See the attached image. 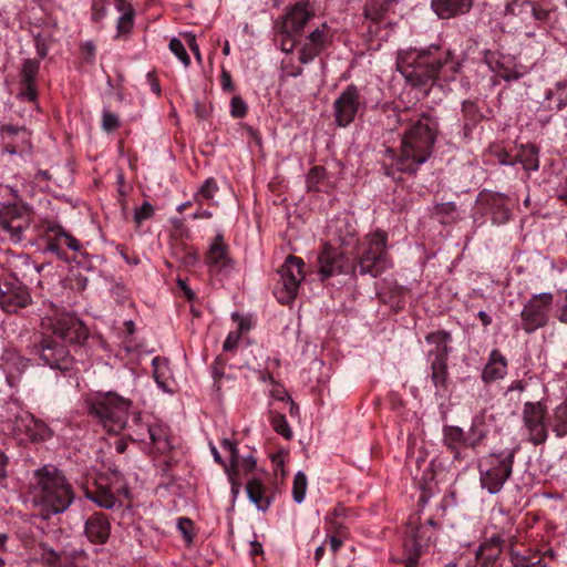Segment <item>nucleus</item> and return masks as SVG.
Returning a JSON list of instances; mask_svg holds the SVG:
<instances>
[{
	"instance_id": "obj_26",
	"label": "nucleus",
	"mask_w": 567,
	"mask_h": 567,
	"mask_svg": "<svg viewBox=\"0 0 567 567\" xmlns=\"http://www.w3.org/2000/svg\"><path fill=\"white\" fill-rule=\"evenodd\" d=\"M502 553V539L492 532L489 537L480 545L476 559L482 567H494Z\"/></svg>"
},
{
	"instance_id": "obj_24",
	"label": "nucleus",
	"mask_w": 567,
	"mask_h": 567,
	"mask_svg": "<svg viewBox=\"0 0 567 567\" xmlns=\"http://www.w3.org/2000/svg\"><path fill=\"white\" fill-rule=\"evenodd\" d=\"M507 359L498 349L491 351L487 362L483 368L481 379L488 384L503 379L507 374Z\"/></svg>"
},
{
	"instance_id": "obj_7",
	"label": "nucleus",
	"mask_w": 567,
	"mask_h": 567,
	"mask_svg": "<svg viewBox=\"0 0 567 567\" xmlns=\"http://www.w3.org/2000/svg\"><path fill=\"white\" fill-rule=\"evenodd\" d=\"M519 451L516 445L498 452H492L480 465V482L483 488L492 495L502 491L506 481L512 476L515 456Z\"/></svg>"
},
{
	"instance_id": "obj_45",
	"label": "nucleus",
	"mask_w": 567,
	"mask_h": 567,
	"mask_svg": "<svg viewBox=\"0 0 567 567\" xmlns=\"http://www.w3.org/2000/svg\"><path fill=\"white\" fill-rule=\"evenodd\" d=\"M462 113L465 121V127L475 125L482 118L477 104L470 100L462 103Z\"/></svg>"
},
{
	"instance_id": "obj_55",
	"label": "nucleus",
	"mask_w": 567,
	"mask_h": 567,
	"mask_svg": "<svg viewBox=\"0 0 567 567\" xmlns=\"http://www.w3.org/2000/svg\"><path fill=\"white\" fill-rule=\"evenodd\" d=\"M193 527L194 524L192 519L187 517H179L177 519V528L187 543H190L193 540Z\"/></svg>"
},
{
	"instance_id": "obj_19",
	"label": "nucleus",
	"mask_w": 567,
	"mask_h": 567,
	"mask_svg": "<svg viewBox=\"0 0 567 567\" xmlns=\"http://www.w3.org/2000/svg\"><path fill=\"white\" fill-rule=\"evenodd\" d=\"M40 70V60L27 59L20 72V91L18 97L25 102H35L38 90L35 85L37 75Z\"/></svg>"
},
{
	"instance_id": "obj_54",
	"label": "nucleus",
	"mask_w": 567,
	"mask_h": 567,
	"mask_svg": "<svg viewBox=\"0 0 567 567\" xmlns=\"http://www.w3.org/2000/svg\"><path fill=\"white\" fill-rule=\"evenodd\" d=\"M120 126L118 116L107 110L102 114V128L106 132H113Z\"/></svg>"
},
{
	"instance_id": "obj_27",
	"label": "nucleus",
	"mask_w": 567,
	"mask_h": 567,
	"mask_svg": "<svg viewBox=\"0 0 567 567\" xmlns=\"http://www.w3.org/2000/svg\"><path fill=\"white\" fill-rule=\"evenodd\" d=\"M85 496L97 506L105 509H113L116 506H121V502L102 481L95 482L92 487H86Z\"/></svg>"
},
{
	"instance_id": "obj_35",
	"label": "nucleus",
	"mask_w": 567,
	"mask_h": 567,
	"mask_svg": "<svg viewBox=\"0 0 567 567\" xmlns=\"http://www.w3.org/2000/svg\"><path fill=\"white\" fill-rule=\"evenodd\" d=\"M246 492L249 501L255 504L259 511H267L271 504V497L267 495L266 487L258 478H251L247 482Z\"/></svg>"
},
{
	"instance_id": "obj_14",
	"label": "nucleus",
	"mask_w": 567,
	"mask_h": 567,
	"mask_svg": "<svg viewBox=\"0 0 567 567\" xmlns=\"http://www.w3.org/2000/svg\"><path fill=\"white\" fill-rule=\"evenodd\" d=\"M31 220V210L24 206L9 205L0 209V229L13 244L24 239V233L30 228Z\"/></svg>"
},
{
	"instance_id": "obj_31",
	"label": "nucleus",
	"mask_w": 567,
	"mask_h": 567,
	"mask_svg": "<svg viewBox=\"0 0 567 567\" xmlns=\"http://www.w3.org/2000/svg\"><path fill=\"white\" fill-rule=\"evenodd\" d=\"M158 454H166L173 450L171 430L164 423H153L148 429V437Z\"/></svg>"
},
{
	"instance_id": "obj_49",
	"label": "nucleus",
	"mask_w": 567,
	"mask_h": 567,
	"mask_svg": "<svg viewBox=\"0 0 567 567\" xmlns=\"http://www.w3.org/2000/svg\"><path fill=\"white\" fill-rule=\"evenodd\" d=\"M271 426L278 434L282 435L285 439H290L292 436V431L287 422V419L284 414H272L271 415Z\"/></svg>"
},
{
	"instance_id": "obj_3",
	"label": "nucleus",
	"mask_w": 567,
	"mask_h": 567,
	"mask_svg": "<svg viewBox=\"0 0 567 567\" xmlns=\"http://www.w3.org/2000/svg\"><path fill=\"white\" fill-rule=\"evenodd\" d=\"M30 493L34 504L41 507L44 518L64 513L75 498L72 485L53 465H44L34 471Z\"/></svg>"
},
{
	"instance_id": "obj_61",
	"label": "nucleus",
	"mask_w": 567,
	"mask_h": 567,
	"mask_svg": "<svg viewBox=\"0 0 567 567\" xmlns=\"http://www.w3.org/2000/svg\"><path fill=\"white\" fill-rule=\"evenodd\" d=\"M329 523L331 524V529L334 533V535L347 538L348 528L342 520L338 518H331L329 519Z\"/></svg>"
},
{
	"instance_id": "obj_51",
	"label": "nucleus",
	"mask_w": 567,
	"mask_h": 567,
	"mask_svg": "<svg viewBox=\"0 0 567 567\" xmlns=\"http://www.w3.org/2000/svg\"><path fill=\"white\" fill-rule=\"evenodd\" d=\"M169 50L181 60V62L184 64V66H188L190 64L189 55L183 44V42L177 39L173 38L169 42Z\"/></svg>"
},
{
	"instance_id": "obj_43",
	"label": "nucleus",
	"mask_w": 567,
	"mask_h": 567,
	"mask_svg": "<svg viewBox=\"0 0 567 567\" xmlns=\"http://www.w3.org/2000/svg\"><path fill=\"white\" fill-rule=\"evenodd\" d=\"M545 99L548 101L555 100L557 111L567 106V80L558 81L553 89L546 92Z\"/></svg>"
},
{
	"instance_id": "obj_56",
	"label": "nucleus",
	"mask_w": 567,
	"mask_h": 567,
	"mask_svg": "<svg viewBox=\"0 0 567 567\" xmlns=\"http://www.w3.org/2000/svg\"><path fill=\"white\" fill-rule=\"evenodd\" d=\"M484 62L489 66L493 72H496L501 78V72L504 69V63L496 59V53L486 50L484 53Z\"/></svg>"
},
{
	"instance_id": "obj_28",
	"label": "nucleus",
	"mask_w": 567,
	"mask_h": 567,
	"mask_svg": "<svg viewBox=\"0 0 567 567\" xmlns=\"http://www.w3.org/2000/svg\"><path fill=\"white\" fill-rule=\"evenodd\" d=\"M473 0H432V8L441 19H450L467 13Z\"/></svg>"
},
{
	"instance_id": "obj_63",
	"label": "nucleus",
	"mask_w": 567,
	"mask_h": 567,
	"mask_svg": "<svg viewBox=\"0 0 567 567\" xmlns=\"http://www.w3.org/2000/svg\"><path fill=\"white\" fill-rule=\"evenodd\" d=\"M43 559L50 565H55L60 561V555L52 548L43 546Z\"/></svg>"
},
{
	"instance_id": "obj_21",
	"label": "nucleus",
	"mask_w": 567,
	"mask_h": 567,
	"mask_svg": "<svg viewBox=\"0 0 567 567\" xmlns=\"http://www.w3.org/2000/svg\"><path fill=\"white\" fill-rule=\"evenodd\" d=\"M84 534L93 544H105L111 535V523L107 516L100 512L89 516L85 520Z\"/></svg>"
},
{
	"instance_id": "obj_20",
	"label": "nucleus",
	"mask_w": 567,
	"mask_h": 567,
	"mask_svg": "<svg viewBox=\"0 0 567 567\" xmlns=\"http://www.w3.org/2000/svg\"><path fill=\"white\" fill-rule=\"evenodd\" d=\"M495 536L502 539V546L508 544L509 548L513 549L517 544L518 539L514 533L515 519L508 513L499 509L497 513L492 515L491 526Z\"/></svg>"
},
{
	"instance_id": "obj_5",
	"label": "nucleus",
	"mask_w": 567,
	"mask_h": 567,
	"mask_svg": "<svg viewBox=\"0 0 567 567\" xmlns=\"http://www.w3.org/2000/svg\"><path fill=\"white\" fill-rule=\"evenodd\" d=\"M132 402L114 392L97 394L89 402V413L96 417L110 433H118L126 426Z\"/></svg>"
},
{
	"instance_id": "obj_58",
	"label": "nucleus",
	"mask_w": 567,
	"mask_h": 567,
	"mask_svg": "<svg viewBox=\"0 0 567 567\" xmlns=\"http://www.w3.org/2000/svg\"><path fill=\"white\" fill-rule=\"evenodd\" d=\"M549 18V11L544 9L539 4L533 2V13L530 14V24L535 23H544Z\"/></svg>"
},
{
	"instance_id": "obj_12",
	"label": "nucleus",
	"mask_w": 567,
	"mask_h": 567,
	"mask_svg": "<svg viewBox=\"0 0 567 567\" xmlns=\"http://www.w3.org/2000/svg\"><path fill=\"white\" fill-rule=\"evenodd\" d=\"M43 324L52 331L54 338H59L65 343L81 344L89 336L84 323L69 312L55 311L43 319Z\"/></svg>"
},
{
	"instance_id": "obj_18",
	"label": "nucleus",
	"mask_w": 567,
	"mask_h": 567,
	"mask_svg": "<svg viewBox=\"0 0 567 567\" xmlns=\"http://www.w3.org/2000/svg\"><path fill=\"white\" fill-rule=\"evenodd\" d=\"M39 357L44 365L62 372L73 368L74 360L65 344L53 337H43L39 346Z\"/></svg>"
},
{
	"instance_id": "obj_6",
	"label": "nucleus",
	"mask_w": 567,
	"mask_h": 567,
	"mask_svg": "<svg viewBox=\"0 0 567 567\" xmlns=\"http://www.w3.org/2000/svg\"><path fill=\"white\" fill-rule=\"evenodd\" d=\"M386 244L388 235L384 231L377 230L365 236L357 252V268L360 275L378 277L391 267Z\"/></svg>"
},
{
	"instance_id": "obj_30",
	"label": "nucleus",
	"mask_w": 567,
	"mask_h": 567,
	"mask_svg": "<svg viewBox=\"0 0 567 567\" xmlns=\"http://www.w3.org/2000/svg\"><path fill=\"white\" fill-rule=\"evenodd\" d=\"M484 200L494 224L503 225L509 219L508 198L505 195L499 193L488 194L484 197Z\"/></svg>"
},
{
	"instance_id": "obj_44",
	"label": "nucleus",
	"mask_w": 567,
	"mask_h": 567,
	"mask_svg": "<svg viewBox=\"0 0 567 567\" xmlns=\"http://www.w3.org/2000/svg\"><path fill=\"white\" fill-rule=\"evenodd\" d=\"M389 7L388 0H370L364 7V14L371 21L379 22L384 18Z\"/></svg>"
},
{
	"instance_id": "obj_4",
	"label": "nucleus",
	"mask_w": 567,
	"mask_h": 567,
	"mask_svg": "<svg viewBox=\"0 0 567 567\" xmlns=\"http://www.w3.org/2000/svg\"><path fill=\"white\" fill-rule=\"evenodd\" d=\"M40 274V268L27 255L16 256L10 272L0 279V308L7 313H17L32 302L27 282Z\"/></svg>"
},
{
	"instance_id": "obj_34",
	"label": "nucleus",
	"mask_w": 567,
	"mask_h": 567,
	"mask_svg": "<svg viewBox=\"0 0 567 567\" xmlns=\"http://www.w3.org/2000/svg\"><path fill=\"white\" fill-rule=\"evenodd\" d=\"M229 261L228 247L224 244L223 236L217 235L209 247L206 262L212 269L221 270L228 266Z\"/></svg>"
},
{
	"instance_id": "obj_25",
	"label": "nucleus",
	"mask_w": 567,
	"mask_h": 567,
	"mask_svg": "<svg viewBox=\"0 0 567 567\" xmlns=\"http://www.w3.org/2000/svg\"><path fill=\"white\" fill-rule=\"evenodd\" d=\"M319 275L321 279H328L342 272V256L333 247L326 245L318 256Z\"/></svg>"
},
{
	"instance_id": "obj_50",
	"label": "nucleus",
	"mask_w": 567,
	"mask_h": 567,
	"mask_svg": "<svg viewBox=\"0 0 567 567\" xmlns=\"http://www.w3.org/2000/svg\"><path fill=\"white\" fill-rule=\"evenodd\" d=\"M134 10H130L128 12L121 14L116 24L117 37L126 35L132 31L134 25Z\"/></svg>"
},
{
	"instance_id": "obj_17",
	"label": "nucleus",
	"mask_w": 567,
	"mask_h": 567,
	"mask_svg": "<svg viewBox=\"0 0 567 567\" xmlns=\"http://www.w3.org/2000/svg\"><path fill=\"white\" fill-rule=\"evenodd\" d=\"M546 415L547 406L542 402L524 403L522 417L528 432V440L534 445L543 444L547 440Z\"/></svg>"
},
{
	"instance_id": "obj_11",
	"label": "nucleus",
	"mask_w": 567,
	"mask_h": 567,
	"mask_svg": "<svg viewBox=\"0 0 567 567\" xmlns=\"http://www.w3.org/2000/svg\"><path fill=\"white\" fill-rule=\"evenodd\" d=\"M43 324L52 331L54 338H59L65 343L81 344L89 336L84 323L69 312L55 311L43 319Z\"/></svg>"
},
{
	"instance_id": "obj_23",
	"label": "nucleus",
	"mask_w": 567,
	"mask_h": 567,
	"mask_svg": "<svg viewBox=\"0 0 567 567\" xmlns=\"http://www.w3.org/2000/svg\"><path fill=\"white\" fill-rule=\"evenodd\" d=\"M6 380L11 388L18 386L23 373L29 368V360L16 352H7L2 357L1 363Z\"/></svg>"
},
{
	"instance_id": "obj_47",
	"label": "nucleus",
	"mask_w": 567,
	"mask_h": 567,
	"mask_svg": "<svg viewBox=\"0 0 567 567\" xmlns=\"http://www.w3.org/2000/svg\"><path fill=\"white\" fill-rule=\"evenodd\" d=\"M217 190H218L217 182L213 177L207 178L204 182V184L202 185V187L198 189V192L196 193L195 200L197 203H200V200H203V199L208 200V202L213 200Z\"/></svg>"
},
{
	"instance_id": "obj_8",
	"label": "nucleus",
	"mask_w": 567,
	"mask_h": 567,
	"mask_svg": "<svg viewBox=\"0 0 567 567\" xmlns=\"http://www.w3.org/2000/svg\"><path fill=\"white\" fill-rule=\"evenodd\" d=\"M419 517L411 516L408 523V535L410 539L404 545L403 563L406 567H416L420 557L427 551L437 538L440 525L433 518L424 524L416 525Z\"/></svg>"
},
{
	"instance_id": "obj_15",
	"label": "nucleus",
	"mask_w": 567,
	"mask_h": 567,
	"mask_svg": "<svg viewBox=\"0 0 567 567\" xmlns=\"http://www.w3.org/2000/svg\"><path fill=\"white\" fill-rule=\"evenodd\" d=\"M363 105L357 85L349 84L333 102L334 122L339 127H347L354 122L358 112Z\"/></svg>"
},
{
	"instance_id": "obj_46",
	"label": "nucleus",
	"mask_w": 567,
	"mask_h": 567,
	"mask_svg": "<svg viewBox=\"0 0 567 567\" xmlns=\"http://www.w3.org/2000/svg\"><path fill=\"white\" fill-rule=\"evenodd\" d=\"M308 486L307 476L303 472H298L295 475L293 484H292V497L293 501L298 504L302 503L306 496Z\"/></svg>"
},
{
	"instance_id": "obj_13",
	"label": "nucleus",
	"mask_w": 567,
	"mask_h": 567,
	"mask_svg": "<svg viewBox=\"0 0 567 567\" xmlns=\"http://www.w3.org/2000/svg\"><path fill=\"white\" fill-rule=\"evenodd\" d=\"M554 296L550 292L533 295L520 311L522 328L527 333L548 324Z\"/></svg>"
},
{
	"instance_id": "obj_10",
	"label": "nucleus",
	"mask_w": 567,
	"mask_h": 567,
	"mask_svg": "<svg viewBox=\"0 0 567 567\" xmlns=\"http://www.w3.org/2000/svg\"><path fill=\"white\" fill-rule=\"evenodd\" d=\"M305 262L300 257L289 255L279 268V280L275 288V296L282 305L291 303L298 293L300 282L305 278Z\"/></svg>"
},
{
	"instance_id": "obj_60",
	"label": "nucleus",
	"mask_w": 567,
	"mask_h": 567,
	"mask_svg": "<svg viewBox=\"0 0 567 567\" xmlns=\"http://www.w3.org/2000/svg\"><path fill=\"white\" fill-rule=\"evenodd\" d=\"M239 338L240 333L238 331L229 332L223 344L224 351H233L237 347Z\"/></svg>"
},
{
	"instance_id": "obj_22",
	"label": "nucleus",
	"mask_w": 567,
	"mask_h": 567,
	"mask_svg": "<svg viewBox=\"0 0 567 567\" xmlns=\"http://www.w3.org/2000/svg\"><path fill=\"white\" fill-rule=\"evenodd\" d=\"M45 241V249L56 255H60L63 246H66L69 249L73 251L81 250L80 241L72 235L64 231V229L59 225H52L48 227Z\"/></svg>"
},
{
	"instance_id": "obj_48",
	"label": "nucleus",
	"mask_w": 567,
	"mask_h": 567,
	"mask_svg": "<svg viewBox=\"0 0 567 567\" xmlns=\"http://www.w3.org/2000/svg\"><path fill=\"white\" fill-rule=\"evenodd\" d=\"M256 465L257 462L252 455H247L241 458L238 456V463L235 465V467L229 466L226 468V471L235 473L238 476H240V474L247 475L255 470Z\"/></svg>"
},
{
	"instance_id": "obj_32",
	"label": "nucleus",
	"mask_w": 567,
	"mask_h": 567,
	"mask_svg": "<svg viewBox=\"0 0 567 567\" xmlns=\"http://www.w3.org/2000/svg\"><path fill=\"white\" fill-rule=\"evenodd\" d=\"M443 443L453 454L454 460L463 458L461 446L466 447V433L456 425H446L443 427Z\"/></svg>"
},
{
	"instance_id": "obj_38",
	"label": "nucleus",
	"mask_w": 567,
	"mask_h": 567,
	"mask_svg": "<svg viewBox=\"0 0 567 567\" xmlns=\"http://www.w3.org/2000/svg\"><path fill=\"white\" fill-rule=\"evenodd\" d=\"M504 164L514 165L520 163L526 171H537L539 167L538 148L534 144L522 145L513 161Z\"/></svg>"
},
{
	"instance_id": "obj_2",
	"label": "nucleus",
	"mask_w": 567,
	"mask_h": 567,
	"mask_svg": "<svg viewBox=\"0 0 567 567\" xmlns=\"http://www.w3.org/2000/svg\"><path fill=\"white\" fill-rule=\"evenodd\" d=\"M396 68L411 85L423 86L437 79L454 80L462 69V62L450 48L431 44L421 50L399 52Z\"/></svg>"
},
{
	"instance_id": "obj_40",
	"label": "nucleus",
	"mask_w": 567,
	"mask_h": 567,
	"mask_svg": "<svg viewBox=\"0 0 567 567\" xmlns=\"http://www.w3.org/2000/svg\"><path fill=\"white\" fill-rule=\"evenodd\" d=\"M487 436L483 416H475L466 433V447L476 449Z\"/></svg>"
},
{
	"instance_id": "obj_62",
	"label": "nucleus",
	"mask_w": 567,
	"mask_h": 567,
	"mask_svg": "<svg viewBox=\"0 0 567 567\" xmlns=\"http://www.w3.org/2000/svg\"><path fill=\"white\" fill-rule=\"evenodd\" d=\"M523 76L520 72L517 70L511 69L508 66H504L503 71L501 72V79L504 81H517Z\"/></svg>"
},
{
	"instance_id": "obj_16",
	"label": "nucleus",
	"mask_w": 567,
	"mask_h": 567,
	"mask_svg": "<svg viewBox=\"0 0 567 567\" xmlns=\"http://www.w3.org/2000/svg\"><path fill=\"white\" fill-rule=\"evenodd\" d=\"M332 41L333 30L322 22L300 42L299 61L302 64L312 62L331 45Z\"/></svg>"
},
{
	"instance_id": "obj_41",
	"label": "nucleus",
	"mask_w": 567,
	"mask_h": 567,
	"mask_svg": "<svg viewBox=\"0 0 567 567\" xmlns=\"http://www.w3.org/2000/svg\"><path fill=\"white\" fill-rule=\"evenodd\" d=\"M150 425L142 423L141 414L136 413L132 416L131 421H128V416L126 417V426L124 429L128 431V435L133 441L145 442L148 437Z\"/></svg>"
},
{
	"instance_id": "obj_36",
	"label": "nucleus",
	"mask_w": 567,
	"mask_h": 567,
	"mask_svg": "<svg viewBox=\"0 0 567 567\" xmlns=\"http://www.w3.org/2000/svg\"><path fill=\"white\" fill-rule=\"evenodd\" d=\"M306 185L308 192H322L329 193L332 189V184L328 177V173L322 166H313L310 168Z\"/></svg>"
},
{
	"instance_id": "obj_9",
	"label": "nucleus",
	"mask_w": 567,
	"mask_h": 567,
	"mask_svg": "<svg viewBox=\"0 0 567 567\" xmlns=\"http://www.w3.org/2000/svg\"><path fill=\"white\" fill-rule=\"evenodd\" d=\"M1 431L21 443L44 441L51 437L48 425L22 409L1 421Z\"/></svg>"
},
{
	"instance_id": "obj_42",
	"label": "nucleus",
	"mask_w": 567,
	"mask_h": 567,
	"mask_svg": "<svg viewBox=\"0 0 567 567\" xmlns=\"http://www.w3.org/2000/svg\"><path fill=\"white\" fill-rule=\"evenodd\" d=\"M551 426L557 437L567 435V400L554 410Z\"/></svg>"
},
{
	"instance_id": "obj_57",
	"label": "nucleus",
	"mask_w": 567,
	"mask_h": 567,
	"mask_svg": "<svg viewBox=\"0 0 567 567\" xmlns=\"http://www.w3.org/2000/svg\"><path fill=\"white\" fill-rule=\"evenodd\" d=\"M221 447L229 454V466L235 467L239 456L236 443L230 440H223Z\"/></svg>"
},
{
	"instance_id": "obj_29",
	"label": "nucleus",
	"mask_w": 567,
	"mask_h": 567,
	"mask_svg": "<svg viewBox=\"0 0 567 567\" xmlns=\"http://www.w3.org/2000/svg\"><path fill=\"white\" fill-rule=\"evenodd\" d=\"M425 340L430 344H434V349L429 351L430 360H447L449 354L452 351L450 343L452 341V336L447 331H434L430 332Z\"/></svg>"
},
{
	"instance_id": "obj_39",
	"label": "nucleus",
	"mask_w": 567,
	"mask_h": 567,
	"mask_svg": "<svg viewBox=\"0 0 567 567\" xmlns=\"http://www.w3.org/2000/svg\"><path fill=\"white\" fill-rule=\"evenodd\" d=\"M533 13V1L513 0L506 4L505 14L518 18L525 24H530V14Z\"/></svg>"
},
{
	"instance_id": "obj_59",
	"label": "nucleus",
	"mask_w": 567,
	"mask_h": 567,
	"mask_svg": "<svg viewBox=\"0 0 567 567\" xmlns=\"http://www.w3.org/2000/svg\"><path fill=\"white\" fill-rule=\"evenodd\" d=\"M106 14V3L93 0L92 2V19L94 21L102 20Z\"/></svg>"
},
{
	"instance_id": "obj_37",
	"label": "nucleus",
	"mask_w": 567,
	"mask_h": 567,
	"mask_svg": "<svg viewBox=\"0 0 567 567\" xmlns=\"http://www.w3.org/2000/svg\"><path fill=\"white\" fill-rule=\"evenodd\" d=\"M431 381L436 395H444L447 391L449 368L447 360H431Z\"/></svg>"
},
{
	"instance_id": "obj_33",
	"label": "nucleus",
	"mask_w": 567,
	"mask_h": 567,
	"mask_svg": "<svg viewBox=\"0 0 567 567\" xmlns=\"http://www.w3.org/2000/svg\"><path fill=\"white\" fill-rule=\"evenodd\" d=\"M315 16L307 3H297L285 18V28L292 32H299L306 23Z\"/></svg>"
},
{
	"instance_id": "obj_53",
	"label": "nucleus",
	"mask_w": 567,
	"mask_h": 567,
	"mask_svg": "<svg viewBox=\"0 0 567 567\" xmlns=\"http://www.w3.org/2000/svg\"><path fill=\"white\" fill-rule=\"evenodd\" d=\"M154 207L151 203L144 202L143 205L134 210V221L140 226L144 220L152 218Z\"/></svg>"
},
{
	"instance_id": "obj_1",
	"label": "nucleus",
	"mask_w": 567,
	"mask_h": 567,
	"mask_svg": "<svg viewBox=\"0 0 567 567\" xmlns=\"http://www.w3.org/2000/svg\"><path fill=\"white\" fill-rule=\"evenodd\" d=\"M399 124H408L398 155L393 148L386 147L381 158L383 174L394 181L401 179L400 174H415L433 153L439 134V120L430 112L411 116L409 109L396 113Z\"/></svg>"
},
{
	"instance_id": "obj_64",
	"label": "nucleus",
	"mask_w": 567,
	"mask_h": 567,
	"mask_svg": "<svg viewBox=\"0 0 567 567\" xmlns=\"http://www.w3.org/2000/svg\"><path fill=\"white\" fill-rule=\"evenodd\" d=\"M220 84H221V89L224 91L233 92L235 90L234 84H233V80H231V75L225 69H223V71H221Z\"/></svg>"
},
{
	"instance_id": "obj_52",
	"label": "nucleus",
	"mask_w": 567,
	"mask_h": 567,
	"mask_svg": "<svg viewBox=\"0 0 567 567\" xmlns=\"http://www.w3.org/2000/svg\"><path fill=\"white\" fill-rule=\"evenodd\" d=\"M248 106L241 96L235 95L230 100V115L234 118H243L247 114Z\"/></svg>"
}]
</instances>
